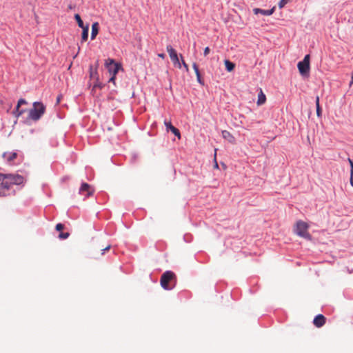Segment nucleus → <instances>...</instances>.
Listing matches in <instances>:
<instances>
[{
    "label": "nucleus",
    "instance_id": "obj_34",
    "mask_svg": "<svg viewBox=\"0 0 353 353\" xmlns=\"http://www.w3.org/2000/svg\"><path fill=\"white\" fill-rule=\"evenodd\" d=\"M97 87L102 88L101 83H97L94 84V88H97Z\"/></svg>",
    "mask_w": 353,
    "mask_h": 353
},
{
    "label": "nucleus",
    "instance_id": "obj_24",
    "mask_svg": "<svg viewBox=\"0 0 353 353\" xmlns=\"http://www.w3.org/2000/svg\"><path fill=\"white\" fill-rule=\"evenodd\" d=\"M63 229H64V225H63V224H62V223H58V224H57V225H56V230H57V231H61V230H63Z\"/></svg>",
    "mask_w": 353,
    "mask_h": 353
},
{
    "label": "nucleus",
    "instance_id": "obj_21",
    "mask_svg": "<svg viewBox=\"0 0 353 353\" xmlns=\"http://www.w3.org/2000/svg\"><path fill=\"white\" fill-rule=\"evenodd\" d=\"M74 19H75L76 21L77 22L79 28H83V26H85V25H84L83 21L81 19V16L79 14H74Z\"/></svg>",
    "mask_w": 353,
    "mask_h": 353
},
{
    "label": "nucleus",
    "instance_id": "obj_1",
    "mask_svg": "<svg viewBox=\"0 0 353 353\" xmlns=\"http://www.w3.org/2000/svg\"><path fill=\"white\" fill-rule=\"evenodd\" d=\"M23 181L24 178L19 174H0V196H6L12 185H21Z\"/></svg>",
    "mask_w": 353,
    "mask_h": 353
},
{
    "label": "nucleus",
    "instance_id": "obj_22",
    "mask_svg": "<svg viewBox=\"0 0 353 353\" xmlns=\"http://www.w3.org/2000/svg\"><path fill=\"white\" fill-rule=\"evenodd\" d=\"M290 1L291 0H281L278 3L279 8L280 9L284 8L285 5L290 2Z\"/></svg>",
    "mask_w": 353,
    "mask_h": 353
},
{
    "label": "nucleus",
    "instance_id": "obj_25",
    "mask_svg": "<svg viewBox=\"0 0 353 353\" xmlns=\"http://www.w3.org/2000/svg\"><path fill=\"white\" fill-rule=\"evenodd\" d=\"M301 61L305 63H310V54H306Z\"/></svg>",
    "mask_w": 353,
    "mask_h": 353
},
{
    "label": "nucleus",
    "instance_id": "obj_19",
    "mask_svg": "<svg viewBox=\"0 0 353 353\" xmlns=\"http://www.w3.org/2000/svg\"><path fill=\"white\" fill-rule=\"evenodd\" d=\"M21 106H18V104L17 105L15 109L14 110L12 114L16 118H19L21 115H22L24 112V110H20Z\"/></svg>",
    "mask_w": 353,
    "mask_h": 353
},
{
    "label": "nucleus",
    "instance_id": "obj_27",
    "mask_svg": "<svg viewBox=\"0 0 353 353\" xmlns=\"http://www.w3.org/2000/svg\"><path fill=\"white\" fill-rule=\"evenodd\" d=\"M97 71L93 72L92 71V68L90 67V77L91 78H94V76L97 75Z\"/></svg>",
    "mask_w": 353,
    "mask_h": 353
},
{
    "label": "nucleus",
    "instance_id": "obj_8",
    "mask_svg": "<svg viewBox=\"0 0 353 353\" xmlns=\"http://www.w3.org/2000/svg\"><path fill=\"white\" fill-rule=\"evenodd\" d=\"M299 72L303 76H307L310 72V63L299 61L297 64Z\"/></svg>",
    "mask_w": 353,
    "mask_h": 353
},
{
    "label": "nucleus",
    "instance_id": "obj_17",
    "mask_svg": "<svg viewBox=\"0 0 353 353\" xmlns=\"http://www.w3.org/2000/svg\"><path fill=\"white\" fill-rule=\"evenodd\" d=\"M266 97L265 94L263 92V91L261 90L260 92L258 94V101L257 104L258 105H262L265 102Z\"/></svg>",
    "mask_w": 353,
    "mask_h": 353
},
{
    "label": "nucleus",
    "instance_id": "obj_23",
    "mask_svg": "<svg viewBox=\"0 0 353 353\" xmlns=\"http://www.w3.org/2000/svg\"><path fill=\"white\" fill-rule=\"evenodd\" d=\"M180 56H181V61H182L181 65H183V68H185V70L187 72H188V70H189V68H188V64H187V63L185 62V61L183 59V57H182V55L181 54Z\"/></svg>",
    "mask_w": 353,
    "mask_h": 353
},
{
    "label": "nucleus",
    "instance_id": "obj_28",
    "mask_svg": "<svg viewBox=\"0 0 353 353\" xmlns=\"http://www.w3.org/2000/svg\"><path fill=\"white\" fill-rule=\"evenodd\" d=\"M116 75H112V77L109 79V82L113 83L115 84Z\"/></svg>",
    "mask_w": 353,
    "mask_h": 353
},
{
    "label": "nucleus",
    "instance_id": "obj_11",
    "mask_svg": "<svg viewBox=\"0 0 353 353\" xmlns=\"http://www.w3.org/2000/svg\"><path fill=\"white\" fill-rule=\"evenodd\" d=\"M274 10H275V7H273L272 8H271L270 10H263V9L255 8L253 9V12L255 14H261L265 15V16H270L274 13Z\"/></svg>",
    "mask_w": 353,
    "mask_h": 353
},
{
    "label": "nucleus",
    "instance_id": "obj_13",
    "mask_svg": "<svg viewBox=\"0 0 353 353\" xmlns=\"http://www.w3.org/2000/svg\"><path fill=\"white\" fill-rule=\"evenodd\" d=\"M192 68H193V69H194V70L195 72V74H196V81H197V82L200 85H204L205 83H204L203 79L201 78V73H200L198 65L196 63H193Z\"/></svg>",
    "mask_w": 353,
    "mask_h": 353
},
{
    "label": "nucleus",
    "instance_id": "obj_10",
    "mask_svg": "<svg viewBox=\"0 0 353 353\" xmlns=\"http://www.w3.org/2000/svg\"><path fill=\"white\" fill-rule=\"evenodd\" d=\"M3 158L8 163H12L18 157L15 152H6L2 155Z\"/></svg>",
    "mask_w": 353,
    "mask_h": 353
},
{
    "label": "nucleus",
    "instance_id": "obj_18",
    "mask_svg": "<svg viewBox=\"0 0 353 353\" xmlns=\"http://www.w3.org/2000/svg\"><path fill=\"white\" fill-rule=\"evenodd\" d=\"M225 66L227 71L231 72L234 69L235 64L233 62L226 59L225 60Z\"/></svg>",
    "mask_w": 353,
    "mask_h": 353
},
{
    "label": "nucleus",
    "instance_id": "obj_3",
    "mask_svg": "<svg viewBox=\"0 0 353 353\" xmlns=\"http://www.w3.org/2000/svg\"><path fill=\"white\" fill-rule=\"evenodd\" d=\"M46 107L40 102H34L33 108L30 110L28 117L33 121H38L45 113Z\"/></svg>",
    "mask_w": 353,
    "mask_h": 353
},
{
    "label": "nucleus",
    "instance_id": "obj_16",
    "mask_svg": "<svg viewBox=\"0 0 353 353\" xmlns=\"http://www.w3.org/2000/svg\"><path fill=\"white\" fill-rule=\"evenodd\" d=\"M82 28V34H81V42H85L88 39V33H89V24H86L85 26H83Z\"/></svg>",
    "mask_w": 353,
    "mask_h": 353
},
{
    "label": "nucleus",
    "instance_id": "obj_29",
    "mask_svg": "<svg viewBox=\"0 0 353 353\" xmlns=\"http://www.w3.org/2000/svg\"><path fill=\"white\" fill-rule=\"evenodd\" d=\"M111 248V245H108L107 247H105L104 249H103L101 251V254H104L105 253L106 251L109 250Z\"/></svg>",
    "mask_w": 353,
    "mask_h": 353
},
{
    "label": "nucleus",
    "instance_id": "obj_9",
    "mask_svg": "<svg viewBox=\"0 0 353 353\" xmlns=\"http://www.w3.org/2000/svg\"><path fill=\"white\" fill-rule=\"evenodd\" d=\"M164 124L167 131H171L176 137L179 138L181 137L180 131L172 125L171 121L165 120Z\"/></svg>",
    "mask_w": 353,
    "mask_h": 353
},
{
    "label": "nucleus",
    "instance_id": "obj_26",
    "mask_svg": "<svg viewBox=\"0 0 353 353\" xmlns=\"http://www.w3.org/2000/svg\"><path fill=\"white\" fill-rule=\"evenodd\" d=\"M26 103H27V101L23 99H20L17 103L18 106H21V105L26 104Z\"/></svg>",
    "mask_w": 353,
    "mask_h": 353
},
{
    "label": "nucleus",
    "instance_id": "obj_12",
    "mask_svg": "<svg viewBox=\"0 0 353 353\" xmlns=\"http://www.w3.org/2000/svg\"><path fill=\"white\" fill-rule=\"evenodd\" d=\"M313 323L316 327H321L325 323V317L323 314H317L313 320Z\"/></svg>",
    "mask_w": 353,
    "mask_h": 353
},
{
    "label": "nucleus",
    "instance_id": "obj_30",
    "mask_svg": "<svg viewBox=\"0 0 353 353\" xmlns=\"http://www.w3.org/2000/svg\"><path fill=\"white\" fill-rule=\"evenodd\" d=\"M209 52H210V48L209 47L205 48L204 51H203L204 56H207L209 54Z\"/></svg>",
    "mask_w": 353,
    "mask_h": 353
},
{
    "label": "nucleus",
    "instance_id": "obj_5",
    "mask_svg": "<svg viewBox=\"0 0 353 353\" xmlns=\"http://www.w3.org/2000/svg\"><path fill=\"white\" fill-rule=\"evenodd\" d=\"M105 65L107 70L111 75H116L121 68V64L115 62L114 60L111 59H108L105 61Z\"/></svg>",
    "mask_w": 353,
    "mask_h": 353
},
{
    "label": "nucleus",
    "instance_id": "obj_2",
    "mask_svg": "<svg viewBox=\"0 0 353 353\" xmlns=\"http://www.w3.org/2000/svg\"><path fill=\"white\" fill-rule=\"evenodd\" d=\"M176 283V275L172 271H165L161 276V285L165 290H172L175 287Z\"/></svg>",
    "mask_w": 353,
    "mask_h": 353
},
{
    "label": "nucleus",
    "instance_id": "obj_37",
    "mask_svg": "<svg viewBox=\"0 0 353 353\" xmlns=\"http://www.w3.org/2000/svg\"><path fill=\"white\" fill-rule=\"evenodd\" d=\"M71 65H72V64H70V65L68 66V68H67L68 71L70 69V68H71Z\"/></svg>",
    "mask_w": 353,
    "mask_h": 353
},
{
    "label": "nucleus",
    "instance_id": "obj_6",
    "mask_svg": "<svg viewBox=\"0 0 353 353\" xmlns=\"http://www.w3.org/2000/svg\"><path fill=\"white\" fill-rule=\"evenodd\" d=\"M166 49L167 52L169 54L170 59L173 62L174 65L178 67L179 68H181V63L179 61L176 51L170 45L167 46Z\"/></svg>",
    "mask_w": 353,
    "mask_h": 353
},
{
    "label": "nucleus",
    "instance_id": "obj_7",
    "mask_svg": "<svg viewBox=\"0 0 353 353\" xmlns=\"http://www.w3.org/2000/svg\"><path fill=\"white\" fill-rule=\"evenodd\" d=\"M92 188L86 183H83L79 188V192L85 197H88L93 194Z\"/></svg>",
    "mask_w": 353,
    "mask_h": 353
},
{
    "label": "nucleus",
    "instance_id": "obj_38",
    "mask_svg": "<svg viewBox=\"0 0 353 353\" xmlns=\"http://www.w3.org/2000/svg\"><path fill=\"white\" fill-rule=\"evenodd\" d=\"M349 272H350V273L353 272V269H352V270H350V271H349Z\"/></svg>",
    "mask_w": 353,
    "mask_h": 353
},
{
    "label": "nucleus",
    "instance_id": "obj_20",
    "mask_svg": "<svg viewBox=\"0 0 353 353\" xmlns=\"http://www.w3.org/2000/svg\"><path fill=\"white\" fill-rule=\"evenodd\" d=\"M316 115L318 117H320L321 116V108L320 107L319 104V97L317 96L316 97Z\"/></svg>",
    "mask_w": 353,
    "mask_h": 353
},
{
    "label": "nucleus",
    "instance_id": "obj_4",
    "mask_svg": "<svg viewBox=\"0 0 353 353\" xmlns=\"http://www.w3.org/2000/svg\"><path fill=\"white\" fill-rule=\"evenodd\" d=\"M308 227H309L308 225L305 222H304L303 221H298L296 223V226L294 228V232L299 236L304 238L307 240H311L312 236L307 232Z\"/></svg>",
    "mask_w": 353,
    "mask_h": 353
},
{
    "label": "nucleus",
    "instance_id": "obj_36",
    "mask_svg": "<svg viewBox=\"0 0 353 353\" xmlns=\"http://www.w3.org/2000/svg\"><path fill=\"white\" fill-rule=\"evenodd\" d=\"M159 56L160 57L163 58V57H164V56H165V54H159Z\"/></svg>",
    "mask_w": 353,
    "mask_h": 353
},
{
    "label": "nucleus",
    "instance_id": "obj_35",
    "mask_svg": "<svg viewBox=\"0 0 353 353\" xmlns=\"http://www.w3.org/2000/svg\"><path fill=\"white\" fill-rule=\"evenodd\" d=\"M214 168H219V165H218V163H217L216 160H215V163H214Z\"/></svg>",
    "mask_w": 353,
    "mask_h": 353
},
{
    "label": "nucleus",
    "instance_id": "obj_39",
    "mask_svg": "<svg viewBox=\"0 0 353 353\" xmlns=\"http://www.w3.org/2000/svg\"><path fill=\"white\" fill-rule=\"evenodd\" d=\"M67 236H68V237L70 236V234L68 232Z\"/></svg>",
    "mask_w": 353,
    "mask_h": 353
},
{
    "label": "nucleus",
    "instance_id": "obj_33",
    "mask_svg": "<svg viewBox=\"0 0 353 353\" xmlns=\"http://www.w3.org/2000/svg\"><path fill=\"white\" fill-rule=\"evenodd\" d=\"M63 98V95L62 94H60L57 97V103H60V101L61 99Z\"/></svg>",
    "mask_w": 353,
    "mask_h": 353
},
{
    "label": "nucleus",
    "instance_id": "obj_32",
    "mask_svg": "<svg viewBox=\"0 0 353 353\" xmlns=\"http://www.w3.org/2000/svg\"><path fill=\"white\" fill-rule=\"evenodd\" d=\"M350 184L353 187V170L350 171Z\"/></svg>",
    "mask_w": 353,
    "mask_h": 353
},
{
    "label": "nucleus",
    "instance_id": "obj_15",
    "mask_svg": "<svg viewBox=\"0 0 353 353\" xmlns=\"http://www.w3.org/2000/svg\"><path fill=\"white\" fill-rule=\"evenodd\" d=\"M99 26L97 22H94L92 25V31H91V40H94L97 35L99 33Z\"/></svg>",
    "mask_w": 353,
    "mask_h": 353
},
{
    "label": "nucleus",
    "instance_id": "obj_31",
    "mask_svg": "<svg viewBox=\"0 0 353 353\" xmlns=\"http://www.w3.org/2000/svg\"><path fill=\"white\" fill-rule=\"evenodd\" d=\"M59 238L61 239H66V233L61 232L59 234Z\"/></svg>",
    "mask_w": 353,
    "mask_h": 353
},
{
    "label": "nucleus",
    "instance_id": "obj_14",
    "mask_svg": "<svg viewBox=\"0 0 353 353\" xmlns=\"http://www.w3.org/2000/svg\"><path fill=\"white\" fill-rule=\"evenodd\" d=\"M222 137L224 139L227 140L228 142L233 143L235 141V138L234 136L228 130H223Z\"/></svg>",
    "mask_w": 353,
    "mask_h": 353
}]
</instances>
